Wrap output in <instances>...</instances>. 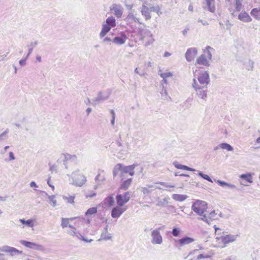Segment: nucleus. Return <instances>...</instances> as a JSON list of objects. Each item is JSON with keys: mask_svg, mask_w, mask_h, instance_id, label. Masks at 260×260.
<instances>
[{"mask_svg": "<svg viewBox=\"0 0 260 260\" xmlns=\"http://www.w3.org/2000/svg\"><path fill=\"white\" fill-rule=\"evenodd\" d=\"M192 210L197 215L201 216V219L207 223H209L212 220L215 219L216 213L215 211L210 213L207 211L208 206L205 201L197 200L192 204Z\"/></svg>", "mask_w": 260, "mask_h": 260, "instance_id": "1", "label": "nucleus"}, {"mask_svg": "<svg viewBox=\"0 0 260 260\" xmlns=\"http://www.w3.org/2000/svg\"><path fill=\"white\" fill-rule=\"evenodd\" d=\"M130 199L129 192L117 195L116 200L118 206L115 208V217L119 216L126 210V208L123 207V205L127 203Z\"/></svg>", "mask_w": 260, "mask_h": 260, "instance_id": "2", "label": "nucleus"}, {"mask_svg": "<svg viewBox=\"0 0 260 260\" xmlns=\"http://www.w3.org/2000/svg\"><path fill=\"white\" fill-rule=\"evenodd\" d=\"M72 179V184L76 187H82L86 181V177L80 173L79 169L73 172L71 175H68Z\"/></svg>", "mask_w": 260, "mask_h": 260, "instance_id": "3", "label": "nucleus"}, {"mask_svg": "<svg viewBox=\"0 0 260 260\" xmlns=\"http://www.w3.org/2000/svg\"><path fill=\"white\" fill-rule=\"evenodd\" d=\"M194 75L197 76V79L201 84L207 85L209 83V74L202 68H198L195 70Z\"/></svg>", "mask_w": 260, "mask_h": 260, "instance_id": "4", "label": "nucleus"}, {"mask_svg": "<svg viewBox=\"0 0 260 260\" xmlns=\"http://www.w3.org/2000/svg\"><path fill=\"white\" fill-rule=\"evenodd\" d=\"M112 92V90L111 89L99 91L98 93L97 96L92 100V105L95 106L100 102L107 100L111 94Z\"/></svg>", "mask_w": 260, "mask_h": 260, "instance_id": "5", "label": "nucleus"}, {"mask_svg": "<svg viewBox=\"0 0 260 260\" xmlns=\"http://www.w3.org/2000/svg\"><path fill=\"white\" fill-rule=\"evenodd\" d=\"M113 27H114V17H109L102 25V28L99 34L100 38L103 39L105 37Z\"/></svg>", "mask_w": 260, "mask_h": 260, "instance_id": "6", "label": "nucleus"}, {"mask_svg": "<svg viewBox=\"0 0 260 260\" xmlns=\"http://www.w3.org/2000/svg\"><path fill=\"white\" fill-rule=\"evenodd\" d=\"M220 241H218V247L223 248L226 246L228 243L235 241L236 237L234 235L224 234L222 237H220Z\"/></svg>", "mask_w": 260, "mask_h": 260, "instance_id": "7", "label": "nucleus"}, {"mask_svg": "<svg viewBox=\"0 0 260 260\" xmlns=\"http://www.w3.org/2000/svg\"><path fill=\"white\" fill-rule=\"evenodd\" d=\"M20 243L23 246L35 250L44 251V246L38 243L28 242L25 240H21Z\"/></svg>", "mask_w": 260, "mask_h": 260, "instance_id": "8", "label": "nucleus"}, {"mask_svg": "<svg viewBox=\"0 0 260 260\" xmlns=\"http://www.w3.org/2000/svg\"><path fill=\"white\" fill-rule=\"evenodd\" d=\"M113 205L114 198L113 197V194H112L105 198L100 205V206H101L102 207L106 210H110Z\"/></svg>", "mask_w": 260, "mask_h": 260, "instance_id": "9", "label": "nucleus"}, {"mask_svg": "<svg viewBox=\"0 0 260 260\" xmlns=\"http://www.w3.org/2000/svg\"><path fill=\"white\" fill-rule=\"evenodd\" d=\"M160 228H159L158 229L154 230L152 232V242L154 244H161L162 242V238L160 235Z\"/></svg>", "mask_w": 260, "mask_h": 260, "instance_id": "10", "label": "nucleus"}, {"mask_svg": "<svg viewBox=\"0 0 260 260\" xmlns=\"http://www.w3.org/2000/svg\"><path fill=\"white\" fill-rule=\"evenodd\" d=\"M0 251L7 253H10L11 256H14L17 254L22 253V251H19L16 248L7 245H5L0 247Z\"/></svg>", "mask_w": 260, "mask_h": 260, "instance_id": "11", "label": "nucleus"}, {"mask_svg": "<svg viewBox=\"0 0 260 260\" xmlns=\"http://www.w3.org/2000/svg\"><path fill=\"white\" fill-rule=\"evenodd\" d=\"M240 183L244 185H249V184L253 183V178L251 174L247 173L241 174L240 176Z\"/></svg>", "mask_w": 260, "mask_h": 260, "instance_id": "12", "label": "nucleus"}, {"mask_svg": "<svg viewBox=\"0 0 260 260\" xmlns=\"http://www.w3.org/2000/svg\"><path fill=\"white\" fill-rule=\"evenodd\" d=\"M194 84L193 85L194 88L197 91L198 95L202 99H205L207 97V87L205 89H202L200 86L196 83V81L194 79Z\"/></svg>", "mask_w": 260, "mask_h": 260, "instance_id": "13", "label": "nucleus"}, {"mask_svg": "<svg viewBox=\"0 0 260 260\" xmlns=\"http://www.w3.org/2000/svg\"><path fill=\"white\" fill-rule=\"evenodd\" d=\"M198 54V51L195 48H190L187 50L186 58L188 61H192Z\"/></svg>", "mask_w": 260, "mask_h": 260, "instance_id": "14", "label": "nucleus"}, {"mask_svg": "<svg viewBox=\"0 0 260 260\" xmlns=\"http://www.w3.org/2000/svg\"><path fill=\"white\" fill-rule=\"evenodd\" d=\"M117 166L119 167L123 173H129L131 175H133L135 174L134 169L136 168L135 164L124 167H122L121 164H118Z\"/></svg>", "mask_w": 260, "mask_h": 260, "instance_id": "15", "label": "nucleus"}, {"mask_svg": "<svg viewBox=\"0 0 260 260\" xmlns=\"http://www.w3.org/2000/svg\"><path fill=\"white\" fill-rule=\"evenodd\" d=\"M106 179V173L104 171L101 170L99 171L98 175L95 177V181L98 185H101L103 183Z\"/></svg>", "mask_w": 260, "mask_h": 260, "instance_id": "16", "label": "nucleus"}, {"mask_svg": "<svg viewBox=\"0 0 260 260\" xmlns=\"http://www.w3.org/2000/svg\"><path fill=\"white\" fill-rule=\"evenodd\" d=\"M194 240L192 237H184L177 241L178 244L179 246H183L184 245L190 244L192 243Z\"/></svg>", "mask_w": 260, "mask_h": 260, "instance_id": "17", "label": "nucleus"}, {"mask_svg": "<svg viewBox=\"0 0 260 260\" xmlns=\"http://www.w3.org/2000/svg\"><path fill=\"white\" fill-rule=\"evenodd\" d=\"M238 19L240 21L249 22L252 21V18L248 13L245 11L241 12L238 15Z\"/></svg>", "mask_w": 260, "mask_h": 260, "instance_id": "18", "label": "nucleus"}, {"mask_svg": "<svg viewBox=\"0 0 260 260\" xmlns=\"http://www.w3.org/2000/svg\"><path fill=\"white\" fill-rule=\"evenodd\" d=\"M69 234L74 237H77L78 238L82 239L87 242H90L92 240H90L89 241L85 239L80 234H78V232L76 228H74L73 229H71L70 231L68 232Z\"/></svg>", "mask_w": 260, "mask_h": 260, "instance_id": "19", "label": "nucleus"}, {"mask_svg": "<svg viewBox=\"0 0 260 260\" xmlns=\"http://www.w3.org/2000/svg\"><path fill=\"white\" fill-rule=\"evenodd\" d=\"M63 156L64 157L63 158V162H64V165H65V167L66 169H68V167L67 165V163L68 161L69 160H75L76 159V156L75 155H71L69 153H66V154H63Z\"/></svg>", "mask_w": 260, "mask_h": 260, "instance_id": "20", "label": "nucleus"}, {"mask_svg": "<svg viewBox=\"0 0 260 260\" xmlns=\"http://www.w3.org/2000/svg\"><path fill=\"white\" fill-rule=\"evenodd\" d=\"M215 229V234L216 235L215 239L217 241H220V239H218L220 237H222L225 233L227 232H225L223 230L220 229V228L216 227V225H214Z\"/></svg>", "mask_w": 260, "mask_h": 260, "instance_id": "21", "label": "nucleus"}, {"mask_svg": "<svg viewBox=\"0 0 260 260\" xmlns=\"http://www.w3.org/2000/svg\"><path fill=\"white\" fill-rule=\"evenodd\" d=\"M250 14L256 20H260V7L253 8Z\"/></svg>", "mask_w": 260, "mask_h": 260, "instance_id": "22", "label": "nucleus"}, {"mask_svg": "<svg viewBox=\"0 0 260 260\" xmlns=\"http://www.w3.org/2000/svg\"><path fill=\"white\" fill-rule=\"evenodd\" d=\"M206 2L208 10L214 12L215 10V0H206Z\"/></svg>", "mask_w": 260, "mask_h": 260, "instance_id": "23", "label": "nucleus"}, {"mask_svg": "<svg viewBox=\"0 0 260 260\" xmlns=\"http://www.w3.org/2000/svg\"><path fill=\"white\" fill-rule=\"evenodd\" d=\"M197 63L198 64L208 66L209 63L208 60L206 58L204 54H202L200 57L197 58Z\"/></svg>", "mask_w": 260, "mask_h": 260, "instance_id": "24", "label": "nucleus"}, {"mask_svg": "<svg viewBox=\"0 0 260 260\" xmlns=\"http://www.w3.org/2000/svg\"><path fill=\"white\" fill-rule=\"evenodd\" d=\"M126 40V36L122 34L120 37H115V43L121 45L123 44Z\"/></svg>", "mask_w": 260, "mask_h": 260, "instance_id": "25", "label": "nucleus"}, {"mask_svg": "<svg viewBox=\"0 0 260 260\" xmlns=\"http://www.w3.org/2000/svg\"><path fill=\"white\" fill-rule=\"evenodd\" d=\"M62 198L67 203L73 204L75 203V202H74V200L75 199V195L69 196H67L66 195H62Z\"/></svg>", "mask_w": 260, "mask_h": 260, "instance_id": "26", "label": "nucleus"}, {"mask_svg": "<svg viewBox=\"0 0 260 260\" xmlns=\"http://www.w3.org/2000/svg\"><path fill=\"white\" fill-rule=\"evenodd\" d=\"M104 230L105 232H103L101 234V238L99 241H100L101 240H109L111 238V234L108 233V226L105 228Z\"/></svg>", "mask_w": 260, "mask_h": 260, "instance_id": "27", "label": "nucleus"}, {"mask_svg": "<svg viewBox=\"0 0 260 260\" xmlns=\"http://www.w3.org/2000/svg\"><path fill=\"white\" fill-rule=\"evenodd\" d=\"M214 252L212 251H210L208 254H199L197 257V260H201L202 258H212V256L214 255Z\"/></svg>", "mask_w": 260, "mask_h": 260, "instance_id": "28", "label": "nucleus"}, {"mask_svg": "<svg viewBox=\"0 0 260 260\" xmlns=\"http://www.w3.org/2000/svg\"><path fill=\"white\" fill-rule=\"evenodd\" d=\"M132 178L128 179L126 180L125 181H124L120 185V188L126 190L127 188H128L132 184Z\"/></svg>", "mask_w": 260, "mask_h": 260, "instance_id": "29", "label": "nucleus"}, {"mask_svg": "<svg viewBox=\"0 0 260 260\" xmlns=\"http://www.w3.org/2000/svg\"><path fill=\"white\" fill-rule=\"evenodd\" d=\"M19 221L22 224H25L28 228H33L34 226V223L33 222L32 219H28L25 220L24 219H20Z\"/></svg>", "mask_w": 260, "mask_h": 260, "instance_id": "30", "label": "nucleus"}, {"mask_svg": "<svg viewBox=\"0 0 260 260\" xmlns=\"http://www.w3.org/2000/svg\"><path fill=\"white\" fill-rule=\"evenodd\" d=\"M75 218H61V227L64 229L67 227L69 223V220H72L75 219Z\"/></svg>", "mask_w": 260, "mask_h": 260, "instance_id": "31", "label": "nucleus"}, {"mask_svg": "<svg viewBox=\"0 0 260 260\" xmlns=\"http://www.w3.org/2000/svg\"><path fill=\"white\" fill-rule=\"evenodd\" d=\"M37 45H38L37 41H35V42H32L30 43V44L29 46V48L28 49V52L26 55V58H27L28 57L29 55L32 53L34 48Z\"/></svg>", "mask_w": 260, "mask_h": 260, "instance_id": "32", "label": "nucleus"}, {"mask_svg": "<svg viewBox=\"0 0 260 260\" xmlns=\"http://www.w3.org/2000/svg\"><path fill=\"white\" fill-rule=\"evenodd\" d=\"M174 200L179 201H183L186 199V196L183 194H174L173 195Z\"/></svg>", "mask_w": 260, "mask_h": 260, "instance_id": "33", "label": "nucleus"}, {"mask_svg": "<svg viewBox=\"0 0 260 260\" xmlns=\"http://www.w3.org/2000/svg\"><path fill=\"white\" fill-rule=\"evenodd\" d=\"M48 198L50 201V204L53 207H55L57 205V201L55 199V197L54 195L48 196Z\"/></svg>", "mask_w": 260, "mask_h": 260, "instance_id": "34", "label": "nucleus"}, {"mask_svg": "<svg viewBox=\"0 0 260 260\" xmlns=\"http://www.w3.org/2000/svg\"><path fill=\"white\" fill-rule=\"evenodd\" d=\"M235 7L236 11H240L242 7V0H235Z\"/></svg>", "mask_w": 260, "mask_h": 260, "instance_id": "35", "label": "nucleus"}, {"mask_svg": "<svg viewBox=\"0 0 260 260\" xmlns=\"http://www.w3.org/2000/svg\"><path fill=\"white\" fill-rule=\"evenodd\" d=\"M8 133H9L8 129H7L3 133H2L0 135V141H4V140H6L8 137Z\"/></svg>", "mask_w": 260, "mask_h": 260, "instance_id": "36", "label": "nucleus"}, {"mask_svg": "<svg viewBox=\"0 0 260 260\" xmlns=\"http://www.w3.org/2000/svg\"><path fill=\"white\" fill-rule=\"evenodd\" d=\"M220 147L222 149H225L229 151L233 150L232 147H231L230 145L228 144V143H221L220 144Z\"/></svg>", "mask_w": 260, "mask_h": 260, "instance_id": "37", "label": "nucleus"}, {"mask_svg": "<svg viewBox=\"0 0 260 260\" xmlns=\"http://www.w3.org/2000/svg\"><path fill=\"white\" fill-rule=\"evenodd\" d=\"M97 212V209L95 207H92L88 209L85 213L86 215H92L93 214Z\"/></svg>", "mask_w": 260, "mask_h": 260, "instance_id": "38", "label": "nucleus"}, {"mask_svg": "<svg viewBox=\"0 0 260 260\" xmlns=\"http://www.w3.org/2000/svg\"><path fill=\"white\" fill-rule=\"evenodd\" d=\"M142 15L144 16L146 20H148V19H150L151 16L150 15V13L148 11L147 8H146L145 10L142 11Z\"/></svg>", "mask_w": 260, "mask_h": 260, "instance_id": "39", "label": "nucleus"}, {"mask_svg": "<svg viewBox=\"0 0 260 260\" xmlns=\"http://www.w3.org/2000/svg\"><path fill=\"white\" fill-rule=\"evenodd\" d=\"M160 75L161 78H162L164 79H165L166 78L172 77L173 74L170 72H166L161 73Z\"/></svg>", "mask_w": 260, "mask_h": 260, "instance_id": "40", "label": "nucleus"}, {"mask_svg": "<svg viewBox=\"0 0 260 260\" xmlns=\"http://www.w3.org/2000/svg\"><path fill=\"white\" fill-rule=\"evenodd\" d=\"M199 175H200V176L201 177L203 178L204 179H206L208 181H209L210 182H212V179L209 176H208V175L204 174H203L202 173H200Z\"/></svg>", "mask_w": 260, "mask_h": 260, "instance_id": "41", "label": "nucleus"}, {"mask_svg": "<svg viewBox=\"0 0 260 260\" xmlns=\"http://www.w3.org/2000/svg\"><path fill=\"white\" fill-rule=\"evenodd\" d=\"M180 233V230L179 229H177V228H174L172 231V234L174 237H177L179 235Z\"/></svg>", "mask_w": 260, "mask_h": 260, "instance_id": "42", "label": "nucleus"}, {"mask_svg": "<svg viewBox=\"0 0 260 260\" xmlns=\"http://www.w3.org/2000/svg\"><path fill=\"white\" fill-rule=\"evenodd\" d=\"M103 40V41L104 43L107 44H111V42H112V40L108 37H104Z\"/></svg>", "mask_w": 260, "mask_h": 260, "instance_id": "43", "label": "nucleus"}, {"mask_svg": "<svg viewBox=\"0 0 260 260\" xmlns=\"http://www.w3.org/2000/svg\"><path fill=\"white\" fill-rule=\"evenodd\" d=\"M115 14L117 16V17H121L122 11L120 9H115Z\"/></svg>", "mask_w": 260, "mask_h": 260, "instance_id": "44", "label": "nucleus"}, {"mask_svg": "<svg viewBox=\"0 0 260 260\" xmlns=\"http://www.w3.org/2000/svg\"><path fill=\"white\" fill-rule=\"evenodd\" d=\"M15 159L14 155L12 152H9V161L13 160Z\"/></svg>", "mask_w": 260, "mask_h": 260, "instance_id": "45", "label": "nucleus"}, {"mask_svg": "<svg viewBox=\"0 0 260 260\" xmlns=\"http://www.w3.org/2000/svg\"><path fill=\"white\" fill-rule=\"evenodd\" d=\"M26 57L25 58V59H21L20 61H19V64L20 66H24L26 64Z\"/></svg>", "mask_w": 260, "mask_h": 260, "instance_id": "46", "label": "nucleus"}, {"mask_svg": "<svg viewBox=\"0 0 260 260\" xmlns=\"http://www.w3.org/2000/svg\"><path fill=\"white\" fill-rule=\"evenodd\" d=\"M110 112L112 116V119L111 120V123L112 125H113L114 124V110L111 109Z\"/></svg>", "mask_w": 260, "mask_h": 260, "instance_id": "47", "label": "nucleus"}, {"mask_svg": "<svg viewBox=\"0 0 260 260\" xmlns=\"http://www.w3.org/2000/svg\"><path fill=\"white\" fill-rule=\"evenodd\" d=\"M218 183L221 186H225V185H229L228 183H226L225 182L221 181H218Z\"/></svg>", "mask_w": 260, "mask_h": 260, "instance_id": "48", "label": "nucleus"}, {"mask_svg": "<svg viewBox=\"0 0 260 260\" xmlns=\"http://www.w3.org/2000/svg\"><path fill=\"white\" fill-rule=\"evenodd\" d=\"M30 186L31 187H38V186L37 185V184L34 181H31L30 183Z\"/></svg>", "mask_w": 260, "mask_h": 260, "instance_id": "49", "label": "nucleus"}, {"mask_svg": "<svg viewBox=\"0 0 260 260\" xmlns=\"http://www.w3.org/2000/svg\"><path fill=\"white\" fill-rule=\"evenodd\" d=\"M50 178H49L48 180H47V184H48V185L51 187L52 188V189L53 190L54 189V186L52 185H51V183H50Z\"/></svg>", "mask_w": 260, "mask_h": 260, "instance_id": "50", "label": "nucleus"}, {"mask_svg": "<svg viewBox=\"0 0 260 260\" xmlns=\"http://www.w3.org/2000/svg\"><path fill=\"white\" fill-rule=\"evenodd\" d=\"M36 59H37V61H38L39 62H41L42 61V59H41V57L40 55H37L36 56Z\"/></svg>", "mask_w": 260, "mask_h": 260, "instance_id": "51", "label": "nucleus"}, {"mask_svg": "<svg viewBox=\"0 0 260 260\" xmlns=\"http://www.w3.org/2000/svg\"><path fill=\"white\" fill-rule=\"evenodd\" d=\"M150 40L149 41V42L148 43H146V45H148L150 43H152L153 41H154V40L152 38V35H150Z\"/></svg>", "mask_w": 260, "mask_h": 260, "instance_id": "52", "label": "nucleus"}, {"mask_svg": "<svg viewBox=\"0 0 260 260\" xmlns=\"http://www.w3.org/2000/svg\"><path fill=\"white\" fill-rule=\"evenodd\" d=\"M85 103L86 105H88L90 104L91 102L89 98H87L86 100H85Z\"/></svg>", "mask_w": 260, "mask_h": 260, "instance_id": "53", "label": "nucleus"}, {"mask_svg": "<svg viewBox=\"0 0 260 260\" xmlns=\"http://www.w3.org/2000/svg\"><path fill=\"white\" fill-rule=\"evenodd\" d=\"M56 166L53 165V166H51L50 167V170L51 171H55V168H56Z\"/></svg>", "mask_w": 260, "mask_h": 260, "instance_id": "54", "label": "nucleus"}, {"mask_svg": "<svg viewBox=\"0 0 260 260\" xmlns=\"http://www.w3.org/2000/svg\"><path fill=\"white\" fill-rule=\"evenodd\" d=\"M0 260H5L4 254L0 253Z\"/></svg>", "mask_w": 260, "mask_h": 260, "instance_id": "55", "label": "nucleus"}, {"mask_svg": "<svg viewBox=\"0 0 260 260\" xmlns=\"http://www.w3.org/2000/svg\"><path fill=\"white\" fill-rule=\"evenodd\" d=\"M91 110H91V109L90 108H88L86 109V112H87V115H89V113L91 112Z\"/></svg>", "mask_w": 260, "mask_h": 260, "instance_id": "56", "label": "nucleus"}, {"mask_svg": "<svg viewBox=\"0 0 260 260\" xmlns=\"http://www.w3.org/2000/svg\"><path fill=\"white\" fill-rule=\"evenodd\" d=\"M171 54L169 52H165L164 54V57H168Z\"/></svg>", "mask_w": 260, "mask_h": 260, "instance_id": "57", "label": "nucleus"}, {"mask_svg": "<svg viewBox=\"0 0 260 260\" xmlns=\"http://www.w3.org/2000/svg\"><path fill=\"white\" fill-rule=\"evenodd\" d=\"M148 190H147V188H143V192L144 193H148Z\"/></svg>", "mask_w": 260, "mask_h": 260, "instance_id": "58", "label": "nucleus"}, {"mask_svg": "<svg viewBox=\"0 0 260 260\" xmlns=\"http://www.w3.org/2000/svg\"><path fill=\"white\" fill-rule=\"evenodd\" d=\"M6 199H7V197H1L0 196V199L1 200L3 201H5L6 200Z\"/></svg>", "mask_w": 260, "mask_h": 260, "instance_id": "59", "label": "nucleus"}, {"mask_svg": "<svg viewBox=\"0 0 260 260\" xmlns=\"http://www.w3.org/2000/svg\"><path fill=\"white\" fill-rule=\"evenodd\" d=\"M207 53H208V57H209V58H211V57H212V54H211V53L209 52V51H207Z\"/></svg>", "mask_w": 260, "mask_h": 260, "instance_id": "60", "label": "nucleus"}, {"mask_svg": "<svg viewBox=\"0 0 260 260\" xmlns=\"http://www.w3.org/2000/svg\"><path fill=\"white\" fill-rule=\"evenodd\" d=\"M95 195H96L95 193H92L91 194L88 195V197L91 198V197H94Z\"/></svg>", "mask_w": 260, "mask_h": 260, "instance_id": "61", "label": "nucleus"}, {"mask_svg": "<svg viewBox=\"0 0 260 260\" xmlns=\"http://www.w3.org/2000/svg\"><path fill=\"white\" fill-rule=\"evenodd\" d=\"M111 216L112 217H114V208H113L111 210Z\"/></svg>", "mask_w": 260, "mask_h": 260, "instance_id": "62", "label": "nucleus"}, {"mask_svg": "<svg viewBox=\"0 0 260 260\" xmlns=\"http://www.w3.org/2000/svg\"><path fill=\"white\" fill-rule=\"evenodd\" d=\"M14 125H15L16 126H17V127H20V124H19V123H15L14 124Z\"/></svg>", "mask_w": 260, "mask_h": 260, "instance_id": "63", "label": "nucleus"}, {"mask_svg": "<svg viewBox=\"0 0 260 260\" xmlns=\"http://www.w3.org/2000/svg\"><path fill=\"white\" fill-rule=\"evenodd\" d=\"M183 168L187 170H190L189 168H188L187 166H183Z\"/></svg>", "mask_w": 260, "mask_h": 260, "instance_id": "64", "label": "nucleus"}]
</instances>
